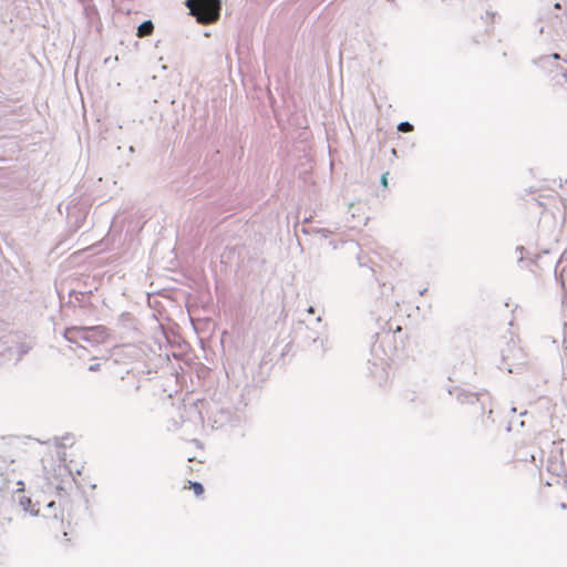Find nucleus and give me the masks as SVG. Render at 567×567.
Listing matches in <instances>:
<instances>
[{"mask_svg":"<svg viewBox=\"0 0 567 567\" xmlns=\"http://www.w3.org/2000/svg\"><path fill=\"white\" fill-rule=\"evenodd\" d=\"M68 341L84 347L96 346L105 342L107 338V329L103 326L95 327H70L64 331Z\"/></svg>","mask_w":567,"mask_h":567,"instance_id":"1","label":"nucleus"},{"mask_svg":"<svg viewBox=\"0 0 567 567\" xmlns=\"http://www.w3.org/2000/svg\"><path fill=\"white\" fill-rule=\"evenodd\" d=\"M186 6L200 24L215 23L220 17V0H187Z\"/></svg>","mask_w":567,"mask_h":567,"instance_id":"2","label":"nucleus"},{"mask_svg":"<svg viewBox=\"0 0 567 567\" xmlns=\"http://www.w3.org/2000/svg\"><path fill=\"white\" fill-rule=\"evenodd\" d=\"M503 353V361L508 369L509 372H512V367L516 365L524 359V353L519 347H517L515 343H508L506 349L502 351Z\"/></svg>","mask_w":567,"mask_h":567,"instance_id":"3","label":"nucleus"},{"mask_svg":"<svg viewBox=\"0 0 567 567\" xmlns=\"http://www.w3.org/2000/svg\"><path fill=\"white\" fill-rule=\"evenodd\" d=\"M154 31V25L152 21H145L137 28V37L144 38L151 35Z\"/></svg>","mask_w":567,"mask_h":567,"instance_id":"4","label":"nucleus"},{"mask_svg":"<svg viewBox=\"0 0 567 567\" xmlns=\"http://www.w3.org/2000/svg\"><path fill=\"white\" fill-rule=\"evenodd\" d=\"M184 488H190L193 489L194 494L199 497L204 494V487L200 483H197V482H190L188 481V485L184 486Z\"/></svg>","mask_w":567,"mask_h":567,"instance_id":"5","label":"nucleus"},{"mask_svg":"<svg viewBox=\"0 0 567 567\" xmlns=\"http://www.w3.org/2000/svg\"><path fill=\"white\" fill-rule=\"evenodd\" d=\"M398 130L406 133L413 131V126L409 122H402L399 124Z\"/></svg>","mask_w":567,"mask_h":567,"instance_id":"6","label":"nucleus"},{"mask_svg":"<svg viewBox=\"0 0 567 567\" xmlns=\"http://www.w3.org/2000/svg\"><path fill=\"white\" fill-rule=\"evenodd\" d=\"M383 187H388V173H384L381 178Z\"/></svg>","mask_w":567,"mask_h":567,"instance_id":"7","label":"nucleus"},{"mask_svg":"<svg viewBox=\"0 0 567 567\" xmlns=\"http://www.w3.org/2000/svg\"><path fill=\"white\" fill-rule=\"evenodd\" d=\"M563 275L565 276V278L567 279V258L565 260V265L563 267Z\"/></svg>","mask_w":567,"mask_h":567,"instance_id":"8","label":"nucleus"},{"mask_svg":"<svg viewBox=\"0 0 567 567\" xmlns=\"http://www.w3.org/2000/svg\"><path fill=\"white\" fill-rule=\"evenodd\" d=\"M555 9L560 10V4H559V3H556V4H555Z\"/></svg>","mask_w":567,"mask_h":567,"instance_id":"9","label":"nucleus"}]
</instances>
